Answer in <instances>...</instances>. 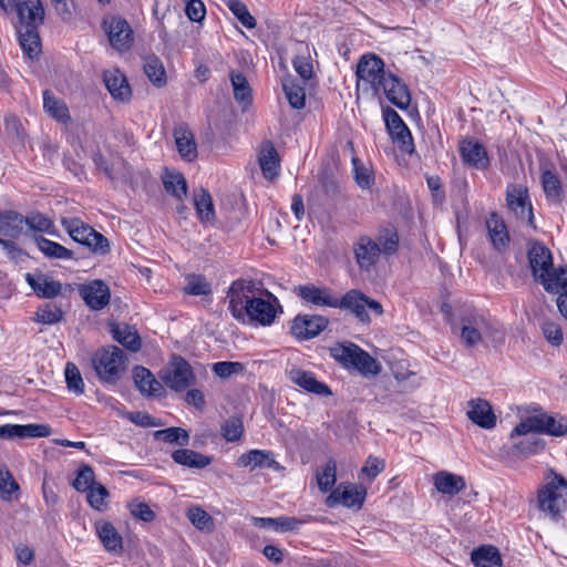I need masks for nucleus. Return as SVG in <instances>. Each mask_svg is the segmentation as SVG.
Returning <instances> with one entry per match:
<instances>
[{"label": "nucleus", "mask_w": 567, "mask_h": 567, "mask_svg": "<svg viewBox=\"0 0 567 567\" xmlns=\"http://www.w3.org/2000/svg\"><path fill=\"white\" fill-rule=\"evenodd\" d=\"M567 481L554 475L538 492L539 508L550 517H557L566 507Z\"/></svg>", "instance_id": "nucleus-10"}, {"label": "nucleus", "mask_w": 567, "mask_h": 567, "mask_svg": "<svg viewBox=\"0 0 567 567\" xmlns=\"http://www.w3.org/2000/svg\"><path fill=\"white\" fill-rule=\"evenodd\" d=\"M0 8L6 12H14L18 42L24 55L33 61L35 47V0H0Z\"/></svg>", "instance_id": "nucleus-1"}, {"label": "nucleus", "mask_w": 567, "mask_h": 567, "mask_svg": "<svg viewBox=\"0 0 567 567\" xmlns=\"http://www.w3.org/2000/svg\"><path fill=\"white\" fill-rule=\"evenodd\" d=\"M18 488L19 486L11 473L4 467H0V497L4 501H10L13 494L18 492Z\"/></svg>", "instance_id": "nucleus-59"}, {"label": "nucleus", "mask_w": 567, "mask_h": 567, "mask_svg": "<svg viewBox=\"0 0 567 567\" xmlns=\"http://www.w3.org/2000/svg\"><path fill=\"white\" fill-rule=\"evenodd\" d=\"M172 458L175 463L190 468H204L213 461L210 456L188 449L176 450L173 452Z\"/></svg>", "instance_id": "nucleus-34"}, {"label": "nucleus", "mask_w": 567, "mask_h": 567, "mask_svg": "<svg viewBox=\"0 0 567 567\" xmlns=\"http://www.w3.org/2000/svg\"><path fill=\"white\" fill-rule=\"evenodd\" d=\"M227 7L238 21L247 29L256 27V19L250 14L247 6L239 0H229Z\"/></svg>", "instance_id": "nucleus-55"}, {"label": "nucleus", "mask_w": 567, "mask_h": 567, "mask_svg": "<svg viewBox=\"0 0 567 567\" xmlns=\"http://www.w3.org/2000/svg\"><path fill=\"white\" fill-rule=\"evenodd\" d=\"M63 312L55 302H45L38 306V322L53 324L62 319Z\"/></svg>", "instance_id": "nucleus-56"}, {"label": "nucleus", "mask_w": 567, "mask_h": 567, "mask_svg": "<svg viewBox=\"0 0 567 567\" xmlns=\"http://www.w3.org/2000/svg\"><path fill=\"white\" fill-rule=\"evenodd\" d=\"M542 332L547 342L554 347L560 346L564 341L563 330L555 321L545 320L542 323Z\"/></svg>", "instance_id": "nucleus-60"}, {"label": "nucleus", "mask_w": 567, "mask_h": 567, "mask_svg": "<svg viewBox=\"0 0 567 567\" xmlns=\"http://www.w3.org/2000/svg\"><path fill=\"white\" fill-rule=\"evenodd\" d=\"M282 89L291 107L300 110L305 106V87L297 84L295 80L287 79L282 83Z\"/></svg>", "instance_id": "nucleus-47"}, {"label": "nucleus", "mask_w": 567, "mask_h": 567, "mask_svg": "<svg viewBox=\"0 0 567 567\" xmlns=\"http://www.w3.org/2000/svg\"><path fill=\"white\" fill-rule=\"evenodd\" d=\"M380 93L399 109H406L411 103V96L406 85L392 73H388L380 84Z\"/></svg>", "instance_id": "nucleus-19"}, {"label": "nucleus", "mask_w": 567, "mask_h": 567, "mask_svg": "<svg viewBox=\"0 0 567 567\" xmlns=\"http://www.w3.org/2000/svg\"><path fill=\"white\" fill-rule=\"evenodd\" d=\"M64 375L69 391L75 394H82L84 391V382L79 368L73 362L65 364Z\"/></svg>", "instance_id": "nucleus-57"}, {"label": "nucleus", "mask_w": 567, "mask_h": 567, "mask_svg": "<svg viewBox=\"0 0 567 567\" xmlns=\"http://www.w3.org/2000/svg\"><path fill=\"white\" fill-rule=\"evenodd\" d=\"M95 484L96 483L94 481V472L87 465L80 468V471L78 472V476L73 482L74 488L79 492H86Z\"/></svg>", "instance_id": "nucleus-62"}, {"label": "nucleus", "mask_w": 567, "mask_h": 567, "mask_svg": "<svg viewBox=\"0 0 567 567\" xmlns=\"http://www.w3.org/2000/svg\"><path fill=\"white\" fill-rule=\"evenodd\" d=\"M452 328L460 331L462 342L468 348L477 346L484 337L494 338L498 331L495 322L476 310L464 313L458 326L453 324Z\"/></svg>", "instance_id": "nucleus-3"}, {"label": "nucleus", "mask_w": 567, "mask_h": 567, "mask_svg": "<svg viewBox=\"0 0 567 567\" xmlns=\"http://www.w3.org/2000/svg\"><path fill=\"white\" fill-rule=\"evenodd\" d=\"M290 380L303 390L319 395H330L331 391L328 385L318 381L312 372L301 369H292L290 371Z\"/></svg>", "instance_id": "nucleus-27"}, {"label": "nucleus", "mask_w": 567, "mask_h": 567, "mask_svg": "<svg viewBox=\"0 0 567 567\" xmlns=\"http://www.w3.org/2000/svg\"><path fill=\"white\" fill-rule=\"evenodd\" d=\"M257 287L252 280L237 279L227 291L228 309L235 320L243 318L245 309L257 296Z\"/></svg>", "instance_id": "nucleus-12"}, {"label": "nucleus", "mask_w": 567, "mask_h": 567, "mask_svg": "<svg viewBox=\"0 0 567 567\" xmlns=\"http://www.w3.org/2000/svg\"><path fill=\"white\" fill-rule=\"evenodd\" d=\"M187 517L190 523L202 532L209 533L214 529V520L212 516L198 506L188 508Z\"/></svg>", "instance_id": "nucleus-52"}, {"label": "nucleus", "mask_w": 567, "mask_h": 567, "mask_svg": "<svg viewBox=\"0 0 567 567\" xmlns=\"http://www.w3.org/2000/svg\"><path fill=\"white\" fill-rule=\"evenodd\" d=\"M434 485L442 494L455 495L465 488V481L462 476L442 471L435 474Z\"/></svg>", "instance_id": "nucleus-35"}, {"label": "nucleus", "mask_w": 567, "mask_h": 567, "mask_svg": "<svg viewBox=\"0 0 567 567\" xmlns=\"http://www.w3.org/2000/svg\"><path fill=\"white\" fill-rule=\"evenodd\" d=\"M143 70L154 85L161 87L166 84V71L158 56L154 54L146 55L144 58Z\"/></svg>", "instance_id": "nucleus-38"}, {"label": "nucleus", "mask_w": 567, "mask_h": 567, "mask_svg": "<svg viewBox=\"0 0 567 567\" xmlns=\"http://www.w3.org/2000/svg\"><path fill=\"white\" fill-rule=\"evenodd\" d=\"M350 367L357 369L360 373L364 375L378 374L381 370L379 362L361 348L355 354Z\"/></svg>", "instance_id": "nucleus-44"}, {"label": "nucleus", "mask_w": 567, "mask_h": 567, "mask_svg": "<svg viewBox=\"0 0 567 567\" xmlns=\"http://www.w3.org/2000/svg\"><path fill=\"white\" fill-rule=\"evenodd\" d=\"M384 467L385 463L382 458L369 456L361 468V473L372 481L384 470Z\"/></svg>", "instance_id": "nucleus-64"}, {"label": "nucleus", "mask_w": 567, "mask_h": 567, "mask_svg": "<svg viewBox=\"0 0 567 567\" xmlns=\"http://www.w3.org/2000/svg\"><path fill=\"white\" fill-rule=\"evenodd\" d=\"M162 380L168 388L181 391L193 383L194 374L185 359L174 355L168 365L163 370Z\"/></svg>", "instance_id": "nucleus-15"}, {"label": "nucleus", "mask_w": 567, "mask_h": 567, "mask_svg": "<svg viewBox=\"0 0 567 567\" xmlns=\"http://www.w3.org/2000/svg\"><path fill=\"white\" fill-rule=\"evenodd\" d=\"M489 239L498 251L506 249L509 244V236L505 223L496 214H492L486 221Z\"/></svg>", "instance_id": "nucleus-29"}, {"label": "nucleus", "mask_w": 567, "mask_h": 567, "mask_svg": "<svg viewBox=\"0 0 567 567\" xmlns=\"http://www.w3.org/2000/svg\"><path fill=\"white\" fill-rule=\"evenodd\" d=\"M528 259L535 279L540 282L553 268L550 250L540 244H535L528 251Z\"/></svg>", "instance_id": "nucleus-25"}, {"label": "nucleus", "mask_w": 567, "mask_h": 567, "mask_svg": "<svg viewBox=\"0 0 567 567\" xmlns=\"http://www.w3.org/2000/svg\"><path fill=\"white\" fill-rule=\"evenodd\" d=\"M267 298L256 296L250 305L245 309L243 318H238V322L254 327H268L274 323L281 306L278 299L270 292Z\"/></svg>", "instance_id": "nucleus-8"}, {"label": "nucleus", "mask_w": 567, "mask_h": 567, "mask_svg": "<svg viewBox=\"0 0 567 567\" xmlns=\"http://www.w3.org/2000/svg\"><path fill=\"white\" fill-rule=\"evenodd\" d=\"M460 152L463 162L476 169H486L489 166V158L483 144L470 138L461 143Z\"/></svg>", "instance_id": "nucleus-23"}, {"label": "nucleus", "mask_w": 567, "mask_h": 567, "mask_svg": "<svg viewBox=\"0 0 567 567\" xmlns=\"http://www.w3.org/2000/svg\"><path fill=\"white\" fill-rule=\"evenodd\" d=\"M43 110L50 117L61 124H68L71 121L65 102L49 91L43 92Z\"/></svg>", "instance_id": "nucleus-28"}, {"label": "nucleus", "mask_w": 567, "mask_h": 567, "mask_svg": "<svg viewBox=\"0 0 567 567\" xmlns=\"http://www.w3.org/2000/svg\"><path fill=\"white\" fill-rule=\"evenodd\" d=\"M367 496V488L362 485L341 484L327 497L326 504L334 507L342 504L350 508H361Z\"/></svg>", "instance_id": "nucleus-16"}, {"label": "nucleus", "mask_w": 567, "mask_h": 567, "mask_svg": "<svg viewBox=\"0 0 567 567\" xmlns=\"http://www.w3.org/2000/svg\"><path fill=\"white\" fill-rule=\"evenodd\" d=\"M399 247V235L394 229L380 231L377 239L361 236L353 246L357 264L363 270L372 268L382 255L394 254Z\"/></svg>", "instance_id": "nucleus-2"}, {"label": "nucleus", "mask_w": 567, "mask_h": 567, "mask_svg": "<svg viewBox=\"0 0 567 567\" xmlns=\"http://www.w3.org/2000/svg\"><path fill=\"white\" fill-rule=\"evenodd\" d=\"M174 137L179 155L192 162L197 156V147L193 133L186 126H178L174 131Z\"/></svg>", "instance_id": "nucleus-30"}, {"label": "nucleus", "mask_w": 567, "mask_h": 567, "mask_svg": "<svg viewBox=\"0 0 567 567\" xmlns=\"http://www.w3.org/2000/svg\"><path fill=\"white\" fill-rule=\"evenodd\" d=\"M133 378L136 388L144 395H156L162 390L161 383L154 378L152 372L144 367H136L133 371Z\"/></svg>", "instance_id": "nucleus-33"}, {"label": "nucleus", "mask_w": 567, "mask_h": 567, "mask_svg": "<svg viewBox=\"0 0 567 567\" xmlns=\"http://www.w3.org/2000/svg\"><path fill=\"white\" fill-rule=\"evenodd\" d=\"M548 292L567 293V266L559 269H550L540 281Z\"/></svg>", "instance_id": "nucleus-39"}, {"label": "nucleus", "mask_w": 567, "mask_h": 567, "mask_svg": "<svg viewBox=\"0 0 567 567\" xmlns=\"http://www.w3.org/2000/svg\"><path fill=\"white\" fill-rule=\"evenodd\" d=\"M352 165H353L354 179H355L357 184L361 188H369L374 182L372 172L368 167L362 165L358 158H352Z\"/></svg>", "instance_id": "nucleus-61"}, {"label": "nucleus", "mask_w": 567, "mask_h": 567, "mask_svg": "<svg viewBox=\"0 0 567 567\" xmlns=\"http://www.w3.org/2000/svg\"><path fill=\"white\" fill-rule=\"evenodd\" d=\"M38 250L50 259L70 260L74 258L72 250L44 237H38Z\"/></svg>", "instance_id": "nucleus-40"}, {"label": "nucleus", "mask_w": 567, "mask_h": 567, "mask_svg": "<svg viewBox=\"0 0 567 567\" xmlns=\"http://www.w3.org/2000/svg\"><path fill=\"white\" fill-rule=\"evenodd\" d=\"M79 291L85 305L92 310H101L110 302V288L102 280H92L84 284Z\"/></svg>", "instance_id": "nucleus-18"}, {"label": "nucleus", "mask_w": 567, "mask_h": 567, "mask_svg": "<svg viewBox=\"0 0 567 567\" xmlns=\"http://www.w3.org/2000/svg\"><path fill=\"white\" fill-rule=\"evenodd\" d=\"M359 349L360 347L351 342L337 343L330 348V354L336 361L349 368Z\"/></svg>", "instance_id": "nucleus-46"}, {"label": "nucleus", "mask_w": 567, "mask_h": 567, "mask_svg": "<svg viewBox=\"0 0 567 567\" xmlns=\"http://www.w3.org/2000/svg\"><path fill=\"white\" fill-rule=\"evenodd\" d=\"M25 437H35V424H6L0 426V439L12 440Z\"/></svg>", "instance_id": "nucleus-48"}, {"label": "nucleus", "mask_w": 567, "mask_h": 567, "mask_svg": "<svg viewBox=\"0 0 567 567\" xmlns=\"http://www.w3.org/2000/svg\"><path fill=\"white\" fill-rule=\"evenodd\" d=\"M113 339L120 342L122 346L131 351H137L141 348V339L137 331L130 326H113L112 328Z\"/></svg>", "instance_id": "nucleus-41"}, {"label": "nucleus", "mask_w": 567, "mask_h": 567, "mask_svg": "<svg viewBox=\"0 0 567 567\" xmlns=\"http://www.w3.org/2000/svg\"><path fill=\"white\" fill-rule=\"evenodd\" d=\"M338 308L349 310L362 323L371 321L368 310H371L377 316L383 313V307L379 301L369 298L355 289L348 291L341 299H338Z\"/></svg>", "instance_id": "nucleus-11"}, {"label": "nucleus", "mask_w": 567, "mask_h": 567, "mask_svg": "<svg viewBox=\"0 0 567 567\" xmlns=\"http://www.w3.org/2000/svg\"><path fill=\"white\" fill-rule=\"evenodd\" d=\"M475 567H502V557L498 549L491 545L481 546L472 553Z\"/></svg>", "instance_id": "nucleus-37"}, {"label": "nucleus", "mask_w": 567, "mask_h": 567, "mask_svg": "<svg viewBox=\"0 0 567 567\" xmlns=\"http://www.w3.org/2000/svg\"><path fill=\"white\" fill-rule=\"evenodd\" d=\"M231 85L236 101L245 106L251 102V91L246 78L241 73L231 74Z\"/></svg>", "instance_id": "nucleus-54"}, {"label": "nucleus", "mask_w": 567, "mask_h": 567, "mask_svg": "<svg viewBox=\"0 0 567 567\" xmlns=\"http://www.w3.org/2000/svg\"><path fill=\"white\" fill-rule=\"evenodd\" d=\"M337 481V463L334 460H329L321 471L317 472V482L321 492L327 493L330 491Z\"/></svg>", "instance_id": "nucleus-51"}, {"label": "nucleus", "mask_w": 567, "mask_h": 567, "mask_svg": "<svg viewBox=\"0 0 567 567\" xmlns=\"http://www.w3.org/2000/svg\"><path fill=\"white\" fill-rule=\"evenodd\" d=\"M92 362L97 377L105 383H115L126 369L124 352L115 346L96 351Z\"/></svg>", "instance_id": "nucleus-6"}, {"label": "nucleus", "mask_w": 567, "mask_h": 567, "mask_svg": "<svg viewBox=\"0 0 567 567\" xmlns=\"http://www.w3.org/2000/svg\"><path fill=\"white\" fill-rule=\"evenodd\" d=\"M96 532L106 550L118 551L122 549V537L112 524L100 523L96 525Z\"/></svg>", "instance_id": "nucleus-42"}, {"label": "nucleus", "mask_w": 567, "mask_h": 567, "mask_svg": "<svg viewBox=\"0 0 567 567\" xmlns=\"http://www.w3.org/2000/svg\"><path fill=\"white\" fill-rule=\"evenodd\" d=\"M296 293L308 303L318 307L338 308V298L328 288L303 285L296 288Z\"/></svg>", "instance_id": "nucleus-24"}, {"label": "nucleus", "mask_w": 567, "mask_h": 567, "mask_svg": "<svg viewBox=\"0 0 567 567\" xmlns=\"http://www.w3.org/2000/svg\"><path fill=\"white\" fill-rule=\"evenodd\" d=\"M506 204L517 219L535 227L533 207L527 187L520 184H509L506 188Z\"/></svg>", "instance_id": "nucleus-13"}, {"label": "nucleus", "mask_w": 567, "mask_h": 567, "mask_svg": "<svg viewBox=\"0 0 567 567\" xmlns=\"http://www.w3.org/2000/svg\"><path fill=\"white\" fill-rule=\"evenodd\" d=\"M194 204L202 221H210L215 217L212 197L205 189H199L194 195Z\"/></svg>", "instance_id": "nucleus-43"}, {"label": "nucleus", "mask_w": 567, "mask_h": 567, "mask_svg": "<svg viewBox=\"0 0 567 567\" xmlns=\"http://www.w3.org/2000/svg\"><path fill=\"white\" fill-rule=\"evenodd\" d=\"M237 465L248 467L250 471L256 468L281 470V465L275 460L274 453L268 450H250L238 457Z\"/></svg>", "instance_id": "nucleus-22"}, {"label": "nucleus", "mask_w": 567, "mask_h": 567, "mask_svg": "<svg viewBox=\"0 0 567 567\" xmlns=\"http://www.w3.org/2000/svg\"><path fill=\"white\" fill-rule=\"evenodd\" d=\"M155 440L164 441L169 444L187 445L189 435L182 427H168L153 433Z\"/></svg>", "instance_id": "nucleus-49"}, {"label": "nucleus", "mask_w": 567, "mask_h": 567, "mask_svg": "<svg viewBox=\"0 0 567 567\" xmlns=\"http://www.w3.org/2000/svg\"><path fill=\"white\" fill-rule=\"evenodd\" d=\"M63 289L64 287L59 280L48 275H38V297L52 299L61 296Z\"/></svg>", "instance_id": "nucleus-45"}, {"label": "nucleus", "mask_w": 567, "mask_h": 567, "mask_svg": "<svg viewBox=\"0 0 567 567\" xmlns=\"http://www.w3.org/2000/svg\"><path fill=\"white\" fill-rule=\"evenodd\" d=\"M244 433L243 421L238 416H231L221 425V435L227 442L239 441Z\"/></svg>", "instance_id": "nucleus-58"}, {"label": "nucleus", "mask_w": 567, "mask_h": 567, "mask_svg": "<svg viewBox=\"0 0 567 567\" xmlns=\"http://www.w3.org/2000/svg\"><path fill=\"white\" fill-rule=\"evenodd\" d=\"M111 45L120 51H126L133 43V30L128 22L121 17H111L103 22Z\"/></svg>", "instance_id": "nucleus-17"}, {"label": "nucleus", "mask_w": 567, "mask_h": 567, "mask_svg": "<svg viewBox=\"0 0 567 567\" xmlns=\"http://www.w3.org/2000/svg\"><path fill=\"white\" fill-rule=\"evenodd\" d=\"M383 118L393 143L403 153L412 154L414 152L413 137L402 117L394 110L386 107L383 110Z\"/></svg>", "instance_id": "nucleus-14"}, {"label": "nucleus", "mask_w": 567, "mask_h": 567, "mask_svg": "<svg viewBox=\"0 0 567 567\" xmlns=\"http://www.w3.org/2000/svg\"><path fill=\"white\" fill-rule=\"evenodd\" d=\"M528 433L564 436L567 434V417L540 412L522 419V421L513 429L511 436L515 437L526 435Z\"/></svg>", "instance_id": "nucleus-5"}, {"label": "nucleus", "mask_w": 567, "mask_h": 567, "mask_svg": "<svg viewBox=\"0 0 567 567\" xmlns=\"http://www.w3.org/2000/svg\"><path fill=\"white\" fill-rule=\"evenodd\" d=\"M254 524L261 528H272L276 532H291L297 530L303 524V520L288 516L277 518L254 517Z\"/></svg>", "instance_id": "nucleus-32"}, {"label": "nucleus", "mask_w": 567, "mask_h": 567, "mask_svg": "<svg viewBox=\"0 0 567 567\" xmlns=\"http://www.w3.org/2000/svg\"><path fill=\"white\" fill-rule=\"evenodd\" d=\"M163 185L165 190L177 200L182 202L187 196V183L179 172L165 171Z\"/></svg>", "instance_id": "nucleus-36"}, {"label": "nucleus", "mask_w": 567, "mask_h": 567, "mask_svg": "<svg viewBox=\"0 0 567 567\" xmlns=\"http://www.w3.org/2000/svg\"><path fill=\"white\" fill-rule=\"evenodd\" d=\"M467 417L477 426L491 430L496 425V415L489 402L483 399H472L467 402Z\"/></svg>", "instance_id": "nucleus-21"}, {"label": "nucleus", "mask_w": 567, "mask_h": 567, "mask_svg": "<svg viewBox=\"0 0 567 567\" xmlns=\"http://www.w3.org/2000/svg\"><path fill=\"white\" fill-rule=\"evenodd\" d=\"M389 72L384 70V62L375 54H364L357 65V87L373 94H380V84Z\"/></svg>", "instance_id": "nucleus-9"}, {"label": "nucleus", "mask_w": 567, "mask_h": 567, "mask_svg": "<svg viewBox=\"0 0 567 567\" xmlns=\"http://www.w3.org/2000/svg\"><path fill=\"white\" fill-rule=\"evenodd\" d=\"M259 165L265 178L272 181L279 173V157L276 148L270 142L262 145L259 153Z\"/></svg>", "instance_id": "nucleus-31"}, {"label": "nucleus", "mask_w": 567, "mask_h": 567, "mask_svg": "<svg viewBox=\"0 0 567 567\" xmlns=\"http://www.w3.org/2000/svg\"><path fill=\"white\" fill-rule=\"evenodd\" d=\"M184 291L190 296H208L212 293L210 284L200 275H189L186 277Z\"/></svg>", "instance_id": "nucleus-53"}, {"label": "nucleus", "mask_w": 567, "mask_h": 567, "mask_svg": "<svg viewBox=\"0 0 567 567\" xmlns=\"http://www.w3.org/2000/svg\"><path fill=\"white\" fill-rule=\"evenodd\" d=\"M61 223L74 241L89 247L99 255L110 251L109 240L80 218H62Z\"/></svg>", "instance_id": "nucleus-7"}, {"label": "nucleus", "mask_w": 567, "mask_h": 567, "mask_svg": "<svg viewBox=\"0 0 567 567\" xmlns=\"http://www.w3.org/2000/svg\"><path fill=\"white\" fill-rule=\"evenodd\" d=\"M103 80L111 95L120 101H126L131 96V87L125 75L117 69L104 72Z\"/></svg>", "instance_id": "nucleus-26"}, {"label": "nucleus", "mask_w": 567, "mask_h": 567, "mask_svg": "<svg viewBox=\"0 0 567 567\" xmlns=\"http://www.w3.org/2000/svg\"><path fill=\"white\" fill-rule=\"evenodd\" d=\"M27 224L31 229L35 227L32 219H24L14 212L0 213V245L8 257L17 262L23 261L25 254L16 246L12 239L18 238L23 233Z\"/></svg>", "instance_id": "nucleus-4"}, {"label": "nucleus", "mask_w": 567, "mask_h": 567, "mask_svg": "<svg viewBox=\"0 0 567 567\" xmlns=\"http://www.w3.org/2000/svg\"><path fill=\"white\" fill-rule=\"evenodd\" d=\"M86 492L89 504L93 508L101 511L105 506V499L109 496L107 489L102 484L96 483Z\"/></svg>", "instance_id": "nucleus-63"}, {"label": "nucleus", "mask_w": 567, "mask_h": 567, "mask_svg": "<svg viewBox=\"0 0 567 567\" xmlns=\"http://www.w3.org/2000/svg\"><path fill=\"white\" fill-rule=\"evenodd\" d=\"M542 185L546 197L554 202L561 199V184L556 174L547 169L542 175Z\"/></svg>", "instance_id": "nucleus-50"}, {"label": "nucleus", "mask_w": 567, "mask_h": 567, "mask_svg": "<svg viewBox=\"0 0 567 567\" xmlns=\"http://www.w3.org/2000/svg\"><path fill=\"white\" fill-rule=\"evenodd\" d=\"M328 324V320L322 316H297L291 324V333L301 340H308L317 337Z\"/></svg>", "instance_id": "nucleus-20"}]
</instances>
